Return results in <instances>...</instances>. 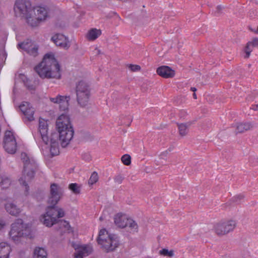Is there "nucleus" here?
Segmentation results:
<instances>
[{
	"mask_svg": "<svg viewBox=\"0 0 258 258\" xmlns=\"http://www.w3.org/2000/svg\"><path fill=\"white\" fill-rule=\"evenodd\" d=\"M49 120L41 117L39 118L38 136L45 145V149L52 156L58 155L59 146L57 137L49 130Z\"/></svg>",
	"mask_w": 258,
	"mask_h": 258,
	"instance_id": "obj_1",
	"label": "nucleus"
},
{
	"mask_svg": "<svg viewBox=\"0 0 258 258\" xmlns=\"http://www.w3.org/2000/svg\"><path fill=\"white\" fill-rule=\"evenodd\" d=\"M36 72L42 78H60V66L52 53L45 54L42 61L35 68Z\"/></svg>",
	"mask_w": 258,
	"mask_h": 258,
	"instance_id": "obj_2",
	"label": "nucleus"
},
{
	"mask_svg": "<svg viewBox=\"0 0 258 258\" xmlns=\"http://www.w3.org/2000/svg\"><path fill=\"white\" fill-rule=\"evenodd\" d=\"M36 72L42 78H60V66L52 53L45 54L42 61L35 68Z\"/></svg>",
	"mask_w": 258,
	"mask_h": 258,
	"instance_id": "obj_3",
	"label": "nucleus"
},
{
	"mask_svg": "<svg viewBox=\"0 0 258 258\" xmlns=\"http://www.w3.org/2000/svg\"><path fill=\"white\" fill-rule=\"evenodd\" d=\"M55 126L60 144L65 147L70 144L74 134L69 116L66 113L59 115L56 118Z\"/></svg>",
	"mask_w": 258,
	"mask_h": 258,
	"instance_id": "obj_4",
	"label": "nucleus"
},
{
	"mask_svg": "<svg viewBox=\"0 0 258 258\" xmlns=\"http://www.w3.org/2000/svg\"><path fill=\"white\" fill-rule=\"evenodd\" d=\"M32 230L30 225L21 219L13 222L8 233L9 239L15 244L20 243L22 241L31 235Z\"/></svg>",
	"mask_w": 258,
	"mask_h": 258,
	"instance_id": "obj_5",
	"label": "nucleus"
},
{
	"mask_svg": "<svg viewBox=\"0 0 258 258\" xmlns=\"http://www.w3.org/2000/svg\"><path fill=\"white\" fill-rule=\"evenodd\" d=\"M65 216L64 210L58 206H48L39 217L40 222L47 227H51L59 222V219Z\"/></svg>",
	"mask_w": 258,
	"mask_h": 258,
	"instance_id": "obj_6",
	"label": "nucleus"
},
{
	"mask_svg": "<svg viewBox=\"0 0 258 258\" xmlns=\"http://www.w3.org/2000/svg\"><path fill=\"white\" fill-rule=\"evenodd\" d=\"M97 241L101 248L106 252L114 251L119 245L117 236L104 228L99 230Z\"/></svg>",
	"mask_w": 258,
	"mask_h": 258,
	"instance_id": "obj_7",
	"label": "nucleus"
},
{
	"mask_svg": "<svg viewBox=\"0 0 258 258\" xmlns=\"http://www.w3.org/2000/svg\"><path fill=\"white\" fill-rule=\"evenodd\" d=\"M21 158L24 162V168L22 176L19 178V181L23 186L25 191L27 192L28 186L25 180H29L33 177L36 164L34 160L29 157L26 153H22Z\"/></svg>",
	"mask_w": 258,
	"mask_h": 258,
	"instance_id": "obj_8",
	"label": "nucleus"
},
{
	"mask_svg": "<svg viewBox=\"0 0 258 258\" xmlns=\"http://www.w3.org/2000/svg\"><path fill=\"white\" fill-rule=\"evenodd\" d=\"M77 100L78 104L85 107L89 104L91 97V88L88 83L82 80L78 82L76 87Z\"/></svg>",
	"mask_w": 258,
	"mask_h": 258,
	"instance_id": "obj_9",
	"label": "nucleus"
},
{
	"mask_svg": "<svg viewBox=\"0 0 258 258\" xmlns=\"http://www.w3.org/2000/svg\"><path fill=\"white\" fill-rule=\"evenodd\" d=\"M33 8L29 0H16L14 11L16 16L24 18L28 23L31 14H34Z\"/></svg>",
	"mask_w": 258,
	"mask_h": 258,
	"instance_id": "obj_10",
	"label": "nucleus"
},
{
	"mask_svg": "<svg viewBox=\"0 0 258 258\" xmlns=\"http://www.w3.org/2000/svg\"><path fill=\"white\" fill-rule=\"evenodd\" d=\"M33 12L34 14H31L28 23L31 26H37L49 16L48 8L44 6H36L33 8Z\"/></svg>",
	"mask_w": 258,
	"mask_h": 258,
	"instance_id": "obj_11",
	"label": "nucleus"
},
{
	"mask_svg": "<svg viewBox=\"0 0 258 258\" xmlns=\"http://www.w3.org/2000/svg\"><path fill=\"white\" fill-rule=\"evenodd\" d=\"M115 224L118 227L124 228L128 227L131 232H137L138 229L137 223L127 215L118 213L114 218Z\"/></svg>",
	"mask_w": 258,
	"mask_h": 258,
	"instance_id": "obj_12",
	"label": "nucleus"
},
{
	"mask_svg": "<svg viewBox=\"0 0 258 258\" xmlns=\"http://www.w3.org/2000/svg\"><path fill=\"white\" fill-rule=\"evenodd\" d=\"M236 225L235 221L230 220L216 223L214 226V230L218 235H223L233 231Z\"/></svg>",
	"mask_w": 258,
	"mask_h": 258,
	"instance_id": "obj_13",
	"label": "nucleus"
},
{
	"mask_svg": "<svg viewBox=\"0 0 258 258\" xmlns=\"http://www.w3.org/2000/svg\"><path fill=\"white\" fill-rule=\"evenodd\" d=\"M4 147L5 150L9 153H15L17 149V143L14 135L11 131H7L5 133Z\"/></svg>",
	"mask_w": 258,
	"mask_h": 258,
	"instance_id": "obj_14",
	"label": "nucleus"
},
{
	"mask_svg": "<svg viewBox=\"0 0 258 258\" xmlns=\"http://www.w3.org/2000/svg\"><path fill=\"white\" fill-rule=\"evenodd\" d=\"M72 246L75 250L74 258H84L93 252V247L90 244L73 243Z\"/></svg>",
	"mask_w": 258,
	"mask_h": 258,
	"instance_id": "obj_15",
	"label": "nucleus"
},
{
	"mask_svg": "<svg viewBox=\"0 0 258 258\" xmlns=\"http://www.w3.org/2000/svg\"><path fill=\"white\" fill-rule=\"evenodd\" d=\"M70 100L71 97L70 95H61L60 94L49 98V100L51 103L58 105L59 109L64 111L68 109Z\"/></svg>",
	"mask_w": 258,
	"mask_h": 258,
	"instance_id": "obj_16",
	"label": "nucleus"
},
{
	"mask_svg": "<svg viewBox=\"0 0 258 258\" xmlns=\"http://www.w3.org/2000/svg\"><path fill=\"white\" fill-rule=\"evenodd\" d=\"M50 196L49 199V203L55 205L60 200L63 193L62 188L59 185L53 183L50 185Z\"/></svg>",
	"mask_w": 258,
	"mask_h": 258,
	"instance_id": "obj_17",
	"label": "nucleus"
},
{
	"mask_svg": "<svg viewBox=\"0 0 258 258\" xmlns=\"http://www.w3.org/2000/svg\"><path fill=\"white\" fill-rule=\"evenodd\" d=\"M51 40L57 46L64 49H68L71 43L68 37L60 33L53 35L51 37Z\"/></svg>",
	"mask_w": 258,
	"mask_h": 258,
	"instance_id": "obj_18",
	"label": "nucleus"
},
{
	"mask_svg": "<svg viewBox=\"0 0 258 258\" xmlns=\"http://www.w3.org/2000/svg\"><path fill=\"white\" fill-rule=\"evenodd\" d=\"M18 48L33 56H35L37 54L38 46L37 44L30 40H27L21 43H19Z\"/></svg>",
	"mask_w": 258,
	"mask_h": 258,
	"instance_id": "obj_19",
	"label": "nucleus"
},
{
	"mask_svg": "<svg viewBox=\"0 0 258 258\" xmlns=\"http://www.w3.org/2000/svg\"><path fill=\"white\" fill-rule=\"evenodd\" d=\"M20 109L27 119L30 121L34 119L35 109L27 102H24L20 105Z\"/></svg>",
	"mask_w": 258,
	"mask_h": 258,
	"instance_id": "obj_20",
	"label": "nucleus"
},
{
	"mask_svg": "<svg viewBox=\"0 0 258 258\" xmlns=\"http://www.w3.org/2000/svg\"><path fill=\"white\" fill-rule=\"evenodd\" d=\"M156 72L158 75L164 78H173L175 74L174 70L166 66L159 67Z\"/></svg>",
	"mask_w": 258,
	"mask_h": 258,
	"instance_id": "obj_21",
	"label": "nucleus"
},
{
	"mask_svg": "<svg viewBox=\"0 0 258 258\" xmlns=\"http://www.w3.org/2000/svg\"><path fill=\"white\" fill-rule=\"evenodd\" d=\"M5 208L7 212L13 216H18L22 212V209L12 202H7L5 204Z\"/></svg>",
	"mask_w": 258,
	"mask_h": 258,
	"instance_id": "obj_22",
	"label": "nucleus"
},
{
	"mask_svg": "<svg viewBox=\"0 0 258 258\" xmlns=\"http://www.w3.org/2000/svg\"><path fill=\"white\" fill-rule=\"evenodd\" d=\"M12 251L11 244L6 241L0 242V258H10Z\"/></svg>",
	"mask_w": 258,
	"mask_h": 258,
	"instance_id": "obj_23",
	"label": "nucleus"
},
{
	"mask_svg": "<svg viewBox=\"0 0 258 258\" xmlns=\"http://www.w3.org/2000/svg\"><path fill=\"white\" fill-rule=\"evenodd\" d=\"M101 35V31L96 28H92L86 34V38L90 41H94Z\"/></svg>",
	"mask_w": 258,
	"mask_h": 258,
	"instance_id": "obj_24",
	"label": "nucleus"
},
{
	"mask_svg": "<svg viewBox=\"0 0 258 258\" xmlns=\"http://www.w3.org/2000/svg\"><path fill=\"white\" fill-rule=\"evenodd\" d=\"M33 258H47L46 249L40 247H36L33 251Z\"/></svg>",
	"mask_w": 258,
	"mask_h": 258,
	"instance_id": "obj_25",
	"label": "nucleus"
},
{
	"mask_svg": "<svg viewBox=\"0 0 258 258\" xmlns=\"http://www.w3.org/2000/svg\"><path fill=\"white\" fill-rule=\"evenodd\" d=\"M252 125L249 122L239 123L236 125V132L241 133L250 130Z\"/></svg>",
	"mask_w": 258,
	"mask_h": 258,
	"instance_id": "obj_26",
	"label": "nucleus"
},
{
	"mask_svg": "<svg viewBox=\"0 0 258 258\" xmlns=\"http://www.w3.org/2000/svg\"><path fill=\"white\" fill-rule=\"evenodd\" d=\"M11 184L9 178L5 175H0V185L3 189L8 188Z\"/></svg>",
	"mask_w": 258,
	"mask_h": 258,
	"instance_id": "obj_27",
	"label": "nucleus"
},
{
	"mask_svg": "<svg viewBox=\"0 0 258 258\" xmlns=\"http://www.w3.org/2000/svg\"><path fill=\"white\" fill-rule=\"evenodd\" d=\"M159 254L160 255L171 257L174 255V251L173 249L163 248L159 251Z\"/></svg>",
	"mask_w": 258,
	"mask_h": 258,
	"instance_id": "obj_28",
	"label": "nucleus"
},
{
	"mask_svg": "<svg viewBox=\"0 0 258 258\" xmlns=\"http://www.w3.org/2000/svg\"><path fill=\"white\" fill-rule=\"evenodd\" d=\"M69 188L73 193L76 195L79 194L81 191V185L76 183L70 184L69 185Z\"/></svg>",
	"mask_w": 258,
	"mask_h": 258,
	"instance_id": "obj_29",
	"label": "nucleus"
},
{
	"mask_svg": "<svg viewBox=\"0 0 258 258\" xmlns=\"http://www.w3.org/2000/svg\"><path fill=\"white\" fill-rule=\"evenodd\" d=\"M98 179L99 176L98 173L96 172H93L88 180V184L91 185H93L96 183Z\"/></svg>",
	"mask_w": 258,
	"mask_h": 258,
	"instance_id": "obj_30",
	"label": "nucleus"
},
{
	"mask_svg": "<svg viewBox=\"0 0 258 258\" xmlns=\"http://www.w3.org/2000/svg\"><path fill=\"white\" fill-rule=\"evenodd\" d=\"M61 226L68 233H73L74 232V228L71 227L70 223L67 221L62 222Z\"/></svg>",
	"mask_w": 258,
	"mask_h": 258,
	"instance_id": "obj_31",
	"label": "nucleus"
},
{
	"mask_svg": "<svg viewBox=\"0 0 258 258\" xmlns=\"http://www.w3.org/2000/svg\"><path fill=\"white\" fill-rule=\"evenodd\" d=\"M253 47H252V45L251 43L248 41L247 44L246 46L245 47L244 49V52L246 54L245 57V58H248L250 56L251 52L252 51V48Z\"/></svg>",
	"mask_w": 258,
	"mask_h": 258,
	"instance_id": "obj_32",
	"label": "nucleus"
},
{
	"mask_svg": "<svg viewBox=\"0 0 258 258\" xmlns=\"http://www.w3.org/2000/svg\"><path fill=\"white\" fill-rule=\"evenodd\" d=\"M122 162L125 165H129L131 162V157L128 154L123 155L121 158Z\"/></svg>",
	"mask_w": 258,
	"mask_h": 258,
	"instance_id": "obj_33",
	"label": "nucleus"
},
{
	"mask_svg": "<svg viewBox=\"0 0 258 258\" xmlns=\"http://www.w3.org/2000/svg\"><path fill=\"white\" fill-rule=\"evenodd\" d=\"M178 129L179 134L181 136H184L187 132V128L185 124H179Z\"/></svg>",
	"mask_w": 258,
	"mask_h": 258,
	"instance_id": "obj_34",
	"label": "nucleus"
},
{
	"mask_svg": "<svg viewBox=\"0 0 258 258\" xmlns=\"http://www.w3.org/2000/svg\"><path fill=\"white\" fill-rule=\"evenodd\" d=\"M127 67L132 72H138L141 70V67L137 64H130L127 65Z\"/></svg>",
	"mask_w": 258,
	"mask_h": 258,
	"instance_id": "obj_35",
	"label": "nucleus"
},
{
	"mask_svg": "<svg viewBox=\"0 0 258 258\" xmlns=\"http://www.w3.org/2000/svg\"><path fill=\"white\" fill-rule=\"evenodd\" d=\"M251 43L252 47H258V38H254L251 40V41H249Z\"/></svg>",
	"mask_w": 258,
	"mask_h": 258,
	"instance_id": "obj_36",
	"label": "nucleus"
},
{
	"mask_svg": "<svg viewBox=\"0 0 258 258\" xmlns=\"http://www.w3.org/2000/svg\"><path fill=\"white\" fill-rule=\"evenodd\" d=\"M6 223L3 220L0 219V231L5 228Z\"/></svg>",
	"mask_w": 258,
	"mask_h": 258,
	"instance_id": "obj_37",
	"label": "nucleus"
},
{
	"mask_svg": "<svg viewBox=\"0 0 258 258\" xmlns=\"http://www.w3.org/2000/svg\"><path fill=\"white\" fill-rule=\"evenodd\" d=\"M243 198V196L242 195H239L235 196L234 197L235 200L236 202H237L238 200H240L241 199H242Z\"/></svg>",
	"mask_w": 258,
	"mask_h": 258,
	"instance_id": "obj_38",
	"label": "nucleus"
},
{
	"mask_svg": "<svg viewBox=\"0 0 258 258\" xmlns=\"http://www.w3.org/2000/svg\"><path fill=\"white\" fill-rule=\"evenodd\" d=\"M250 108L254 110H258V104L256 105H252Z\"/></svg>",
	"mask_w": 258,
	"mask_h": 258,
	"instance_id": "obj_39",
	"label": "nucleus"
},
{
	"mask_svg": "<svg viewBox=\"0 0 258 258\" xmlns=\"http://www.w3.org/2000/svg\"><path fill=\"white\" fill-rule=\"evenodd\" d=\"M222 9L221 7L220 6H219L217 7V9L218 10H221Z\"/></svg>",
	"mask_w": 258,
	"mask_h": 258,
	"instance_id": "obj_40",
	"label": "nucleus"
},
{
	"mask_svg": "<svg viewBox=\"0 0 258 258\" xmlns=\"http://www.w3.org/2000/svg\"><path fill=\"white\" fill-rule=\"evenodd\" d=\"M194 96H195V99H197V96H196V95L195 93Z\"/></svg>",
	"mask_w": 258,
	"mask_h": 258,
	"instance_id": "obj_41",
	"label": "nucleus"
},
{
	"mask_svg": "<svg viewBox=\"0 0 258 258\" xmlns=\"http://www.w3.org/2000/svg\"><path fill=\"white\" fill-rule=\"evenodd\" d=\"M196 90H197L195 88V90H194L195 92L196 91Z\"/></svg>",
	"mask_w": 258,
	"mask_h": 258,
	"instance_id": "obj_42",
	"label": "nucleus"
},
{
	"mask_svg": "<svg viewBox=\"0 0 258 258\" xmlns=\"http://www.w3.org/2000/svg\"><path fill=\"white\" fill-rule=\"evenodd\" d=\"M191 90H192V91H194V90H193L192 88H191Z\"/></svg>",
	"mask_w": 258,
	"mask_h": 258,
	"instance_id": "obj_43",
	"label": "nucleus"
}]
</instances>
